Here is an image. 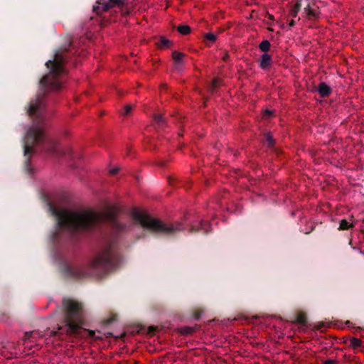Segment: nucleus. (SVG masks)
<instances>
[{
  "instance_id": "f257e3e1",
  "label": "nucleus",
  "mask_w": 364,
  "mask_h": 364,
  "mask_svg": "<svg viewBox=\"0 0 364 364\" xmlns=\"http://www.w3.org/2000/svg\"><path fill=\"white\" fill-rule=\"evenodd\" d=\"M74 49L73 43L70 42L68 46L58 49L53 59L46 63L49 73L40 80L41 91L30 101L26 107V113L33 120V124L27 130L23 139L25 168L28 173H31L29 163L33 151V146L36 144L39 145L42 151L56 156L71 154L70 149H59L56 141L45 134L43 122L46 106V92L49 90L58 91L62 87L63 77L67 74L66 63L77 53L76 50H73Z\"/></svg>"
},
{
  "instance_id": "f03ea898",
  "label": "nucleus",
  "mask_w": 364,
  "mask_h": 364,
  "mask_svg": "<svg viewBox=\"0 0 364 364\" xmlns=\"http://www.w3.org/2000/svg\"><path fill=\"white\" fill-rule=\"evenodd\" d=\"M44 201L48 212L55 217L56 228H96L109 224L114 228H124L119 223L115 208L105 212H96L90 209L60 208L55 205L47 196Z\"/></svg>"
},
{
  "instance_id": "7ed1b4c3",
  "label": "nucleus",
  "mask_w": 364,
  "mask_h": 364,
  "mask_svg": "<svg viewBox=\"0 0 364 364\" xmlns=\"http://www.w3.org/2000/svg\"><path fill=\"white\" fill-rule=\"evenodd\" d=\"M133 220L140 225L141 228H178L179 224H165L162 221L151 218L146 213L142 212L138 209H134L132 213Z\"/></svg>"
},
{
  "instance_id": "20e7f679",
  "label": "nucleus",
  "mask_w": 364,
  "mask_h": 364,
  "mask_svg": "<svg viewBox=\"0 0 364 364\" xmlns=\"http://www.w3.org/2000/svg\"><path fill=\"white\" fill-rule=\"evenodd\" d=\"M119 262V259L112 255V245L109 243L91 261L90 265L93 268L99 266H109L114 268Z\"/></svg>"
},
{
  "instance_id": "39448f33",
  "label": "nucleus",
  "mask_w": 364,
  "mask_h": 364,
  "mask_svg": "<svg viewBox=\"0 0 364 364\" xmlns=\"http://www.w3.org/2000/svg\"><path fill=\"white\" fill-rule=\"evenodd\" d=\"M124 1L125 0H97L92 9L97 15H100L115 6L123 5Z\"/></svg>"
},
{
  "instance_id": "423d86ee",
  "label": "nucleus",
  "mask_w": 364,
  "mask_h": 364,
  "mask_svg": "<svg viewBox=\"0 0 364 364\" xmlns=\"http://www.w3.org/2000/svg\"><path fill=\"white\" fill-rule=\"evenodd\" d=\"M82 323V321L81 320L77 321L75 320L74 318H65V325L68 327L66 334L78 337L82 331V329H84V328L81 326Z\"/></svg>"
},
{
  "instance_id": "0eeeda50",
  "label": "nucleus",
  "mask_w": 364,
  "mask_h": 364,
  "mask_svg": "<svg viewBox=\"0 0 364 364\" xmlns=\"http://www.w3.org/2000/svg\"><path fill=\"white\" fill-rule=\"evenodd\" d=\"M82 309V305L80 302L69 299L66 306V318H74Z\"/></svg>"
},
{
  "instance_id": "6e6552de",
  "label": "nucleus",
  "mask_w": 364,
  "mask_h": 364,
  "mask_svg": "<svg viewBox=\"0 0 364 364\" xmlns=\"http://www.w3.org/2000/svg\"><path fill=\"white\" fill-rule=\"evenodd\" d=\"M184 57L185 54L183 53H179L176 50L172 53V58L174 61V69L178 72L182 70Z\"/></svg>"
},
{
  "instance_id": "1a4fd4ad",
  "label": "nucleus",
  "mask_w": 364,
  "mask_h": 364,
  "mask_svg": "<svg viewBox=\"0 0 364 364\" xmlns=\"http://www.w3.org/2000/svg\"><path fill=\"white\" fill-rule=\"evenodd\" d=\"M200 326L196 324L194 326H183L181 328H176V331L181 335L186 336L196 332L200 329Z\"/></svg>"
},
{
  "instance_id": "9d476101",
  "label": "nucleus",
  "mask_w": 364,
  "mask_h": 364,
  "mask_svg": "<svg viewBox=\"0 0 364 364\" xmlns=\"http://www.w3.org/2000/svg\"><path fill=\"white\" fill-rule=\"evenodd\" d=\"M272 64V59L268 53H264L261 56L259 66L263 70L268 69Z\"/></svg>"
},
{
  "instance_id": "9b49d317",
  "label": "nucleus",
  "mask_w": 364,
  "mask_h": 364,
  "mask_svg": "<svg viewBox=\"0 0 364 364\" xmlns=\"http://www.w3.org/2000/svg\"><path fill=\"white\" fill-rule=\"evenodd\" d=\"M318 92L321 97H326L331 95L332 90L326 82H322L318 85Z\"/></svg>"
},
{
  "instance_id": "f8f14e48",
  "label": "nucleus",
  "mask_w": 364,
  "mask_h": 364,
  "mask_svg": "<svg viewBox=\"0 0 364 364\" xmlns=\"http://www.w3.org/2000/svg\"><path fill=\"white\" fill-rule=\"evenodd\" d=\"M154 119L158 128L164 129L166 126V121L161 114H155Z\"/></svg>"
},
{
  "instance_id": "ddd939ff",
  "label": "nucleus",
  "mask_w": 364,
  "mask_h": 364,
  "mask_svg": "<svg viewBox=\"0 0 364 364\" xmlns=\"http://www.w3.org/2000/svg\"><path fill=\"white\" fill-rule=\"evenodd\" d=\"M263 143L267 145L269 149H272L274 146V139H273L270 133H265L263 137Z\"/></svg>"
},
{
  "instance_id": "4468645a",
  "label": "nucleus",
  "mask_w": 364,
  "mask_h": 364,
  "mask_svg": "<svg viewBox=\"0 0 364 364\" xmlns=\"http://www.w3.org/2000/svg\"><path fill=\"white\" fill-rule=\"evenodd\" d=\"M301 1L296 0V4L291 6L290 15L294 18L296 17L298 15V13L301 10Z\"/></svg>"
},
{
  "instance_id": "2eb2a0df",
  "label": "nucleus",
  "mask_w": 364,
  "mask_h": 364,
  "mask_svg": "<svg viewBox=\"0 0 364 364\" xmlns=\"http://www.w3.org/2000/svg\"><path fill=\"white\" fill-rule=\"evenodd\" d=\"M304 11L306 13V17L309 19H315L318 17L316 11L311 9L309 4L304 9Z\"/></svg>"
},
{
  "instance_id": "dca6fc26",
  "label": "nucleus",
  "mask_w": 364,
  "mask_h": 364,
  "mask_svg": "<svg viewBox=\"0 0 364 364\" xmlns=\"http://www.w3.org/2000/svg\"><path fill=\"white\" fill-rule=\"evenodd\" d=\"M296 323L301 325L302 326H305L306 325V314L304 311H299L297 314L295 321Z\"/></svg>"
},
{
  "instance_id": "f3484780",
  "label": "nucleus",
  "mask_w": 364,
  "mask_h": 364,
  "mask_svg": "<svg viewBox=\"0 0 364 364\" xmlns=\"http://www.w3.org/2000/svg\"><path fill=\"white\" fill-rule=\"evenodd\" d=\"M363 344V341L360 338L356 337H351L350 338V346L354 350L360 348Z\"/></svg>"
},
{
  "instance_id": "a211bd4d",
  "label": "nucleus",
  "mask_w": 364,
  "mask_h": 364,
  "mask_svg": "<svg viewBox=\"0 0 364 364\" xmlns=\"http://www.w3.org/2000/svg\"><path fill=\"white\" fill-rule=\"evenodd\" d=\"M65 229H55V231L53 232V237L57 236L61 231L65 230ZM67 230L70 231V232L73 235L76 232H82V231H87V230H92V229H66Z\"/></svg>"
},
{
  "instance_id": "6ab92c4d",
  "label": "nucleus",
  "mask_w": 364,
  "mask_h": 364,
  "mask_svg": "<svg viewBox=\"0 0 364 364\" xmlns=\"http://www.w3.org/2000/svg\"><path fill=\"white\" fill-rule=\"evenodd\" d=\"M271 44L268 40L262 41L259 45V48L262 51L267 53V52L269 50Z\"/></svg>"
},
{
  "instance_id": "aec40b11",
  "label": "nucleus",
  "mask_w": 364,
  "mask_h": 364,
  "mask_svg": "<svg viewBox=\"0 0 364 364\" xmlns=\"http://www.w3.org/2000/svg\"><path fill=\"white\" fill-rule=\"evenodd\" d=\"M178 31L182 35H188L191 33V28L188 25H181L178 27Z\"/></svg>"
},
{
  "instance_id": "412c9836",
  "label": "nucleus",
  "mask_w": 364,
  "mask_h": 364,
  "mask_svg": "<svg viewBox=\"0 0 364 364\" xmlns=\"http://www.w3.org/2000/svg\"><path fill=\"white\" fill-rule=\"evenodd\" d=\"M219 84H220V80L218 78H214L212 80V82L209 86V90L210 91L211 93H214L216 88L219 86Z\"/></svg>"
},
{
  "instance_id": "4be33fe9",
  "label": "nucleus",
  "mask_w": 364,
  "mask_h": 364,
  "mask_svg": "<svg viewBox=\"0 0 364 364\" xmlns=\"http://www.w3.org/2000/svg\"><path fill=\"white\" fill-rule=\"evenodd\" d=\"M171 44V41H169L168 39H167L164 37H161L160 41L159 42V47L160 48H165V47H169Z\"/></svg>"
},
{
  "instance_id": "5701e85b",
  "label": "nucleus",
  "mask_w": 364,
  "mask_h": 364,
  "mask_svg": "<svg viewBox=\"0 0 364 364\" xmlns=\"http://www.w3.org/2000/svg\"><path fill=\"white\" fill-rule=\"evenodd\" d=\"M33 332H34L33 331H26L24 333V336L21 339L23 343L31 338Z\"/></svg>"
},
{
  "instance_id": "b1692460",
  "label": "nucleus",
  "mask_w": 364,
  "mask_h": 364,
  "mask_svg": "<svg viewBox=\"0 0 364 364\" xmlns=\"http://www.w3.org/2000/svg\"><path fill=\"white\" fill-rule=\"evenodd\" d=\"M132 109H133V107L132 105H127L126 106H124V111L122 113V114L124 116H127L132 112Z\"/></svg>"
},
{
  "instance_id": "393cba45",
  "label": "nucleus",
  "mask_w": 364,
  "mask_h": 364,
  "mask_svg": "<svg viewBox=\"0 0 364 364\" xmlns=\"http://www.w3.org/2000/svg\"><path fill=\"white\" fill-rule=\"evenodd\" d=\"M116 318H117V316L115 314H112L109 318H107V319H105L102 321V324L108 325L111 322L114 321L116 319Z\"/></svg>"
},
{
  "instance_id": "a878e982",
  "label": "nucleus",
  "mask_w": 364,
  "mask_h": 364,
  "mask_svg": "<svg viewBox=\"0 0 364 364\" xmlns=\"http://www.w3.org/2000/svg\"><path fill=\"white\" fill-rule=\"evenodd\" d=\"M214 225H218V223L215 222V220L209 222L208 224L206 221H203V223H201V228H205L206 226H208V228H212Z\"/></svg>"
},
{
  "instance_id": "bb28decb",
  "label": "nucleus",
  "mask_w": 364,
  "mask_h": 364,
  "mask_svg": "<svg viewBox=\"0 0 364 364\" xmlns=\"http://www.w3.org/2000/svg\"><path fill=\"white\" fill-rule=\"evenodd\" d=\"M157 329H158V326H150L148 327L147 334L154 336L155 334V332L157 331Z\"/></svg>"
},
{
  "instance_id": "cd10ccee",
  "label": "nucleus",
  "mask_w": 364,
  "mask_h": 364,
  "mask_svg": "<svg viewBox=\"0 0 364 364\" xmlns=\"http://www.w3.org/2000/svg\"><path fill=\"white\" fill-rule=\"evenodd\" d=\"M216 38H217L216 36L213 33H208L205 34V39H207L211 42H215Z\"/></svg>"
},
{
  "instance_id": "c85d7f7f",
  "label": "nucleus",
  "mask_w": 364,
  "mask_h": 364,
  "mask_svg": "<svg viewBox=\"0 0 364 364\" xmlns=\"http://www.w3.org/2000/svg\"><path fill=\"white\" fill-rule=\"evenodd\" d=\"M338 228H353V225H348V223L346 220L343 219L340 222V225Z\"/></svg>"
},
{
  "instance_id": "c756f323",
  "label": "nucleus",
  "mask_w": 364,
  "mask_h": 364,
  "mask_svg": "<svg viewBox=\"0 0 364 364\" xmlns=\"http://www.w3.org/2000/svg\"><path fill=\"white\" fill-rule=\"evenodd\" d=\"M62 333H60V331H51L50 333V335L49 336L50 337H55V336H58L59 337V340L60 341H62L63 339L60 338V336H62Z\"/></svg>"
},
{
  "instance_id": "7c9ffc66",
  "label": "nucleus",
  "mask_w": 364,
  "mask_h": 364,
  "mask_svg": "<svg viewBox=\"0 0 364 364\" xmlns=\"http://www.w3.org/2000/svg\"><path fill=\"white\" fill-rule=\"evenodd\" d=\"M82 331L87 332V335L85 337L92 338L95 335V331L94 330L84 328L82 329Z\"/></svg>"
},
{
  "instance_id": "2f4dec72",
  "label": "nucleus",
  "mask_w": 364,
  "mask_h": 364,
  "mask_svg": "<svg viewBox=\"0 0 364 364\" xmlns=\"http://www.w3.org/2000/svg\"><path fill=\"white\" fill-rule=\"evenodd\" d=\"M203 311L198 309L193 312V317L195 319L198 320L200 318Z\"/></svg>"
},
{
  "instance_id": "473e14b6",
  "label": "nucleus",
  "mask_w": 364,
  "mask_h": 364,
  "mask_svg": "<svg viewBox=\"0 0 364 364\" xmlns=\"http://www.w3.org/2000/svg\"><path fill=\"white\" fill-rule=\"evenodd\" d=\"M150 230L153 232H172L175 230L176 229H149Z\"/></svg>"
},
{
  "instance_id": "72a5a7b5",
  "label": "nucleus",
  "mask_w": 364,
  "mask_h": 364,
  "mask_svg": "<svg viewBox=\"0 0 364 364\" xmlns=\"http://www.w3.org/2000/svg\"><path fill=\"white\" fill-rule=\"evenodd\" d=\"M336 363H337V360L328 359V360L323 361L322 364H336Z\"/></svg>"
},
{
  "instance_id": "f704fd0d",
  "label": "nucleus",
  "mask_w": 364,
  "mask_h": 364,
  "mask_svg": "<svg viewBox=\"0 0 364 364\" xmlns=\"http://www.w3.org/2000/svg\"><path fill=\"white\" fill-rule=\"evenodd\" d=\"M127 336V333L124 331L120 334L119 336H114L115 340H117L118 338L123 339Z\"/></svg>"
},
{
  "instance_id": "c9c22d12",
  "label": "nucleus",
  "mask_w": 364,
  "mask_h": 364,
  "mask_svg": "<svg viewBox=\"0 0 364 364\" xmlns=\"http://www.w3.org/2000/svg\"><path fill=\"white\" fill-rule=\"evenodd\" d=\"M119 171V168H114L111 170H109V173L112 175H115Z\"/></svg>"
},
{
  "instance_id": "e433bc0d",
  "label": "nucleus",
  "mask_w": 364,
  "mask_h": 364,
  "mask_svg": "<svg viewBox=\"0 0 364 364\" xmlns=\"http://www.w3.org/2000/svg\"><path fill=\"white\" fill-rule=\"evenodd\" d=\"M323 326H324V323L323 322H320L318 323V325L316 326V329L317 330L321 329Z\"/></svg>"
},
{
  "instance_id": "4c0bfd02",
  "label": "nucleus",
  "mask_w": 364,
  "mask_h": 364,
  "mask_svg": "<svg viewBox=\"0 0 364 364\" xmlns=\"http://www.w3.org/2000/svg\"><path fill=\"white\" fill-rule=\"evenodd\" d=\"M295 24H296V21L294 20H291L289 23V28H291V27L294 26Z\"/></svg>"
},
{
  "instance_id": "58836bf2",
  "label": "nucleus",
  "mask_w": 364,
  "mask_h": 364,
  "mask_svg": "<svg viewBox=\"0 0 364 364\" xmlns=\"http://www.w3.org/2000/svg\"><path fill=\"white\" fill-rule=\"evenodd\" d=\"M228 58H229V55H228L227 53H225L224 54V55L223 56V58H223V60L224 61H226V60H228Z\"/></svg>"
},
{
  "instance_id": "ea45409f",
  "label": "nucleus",
  "mask_w": 364,
  "mask_h": 364,
  "mask_svg": "<svg viewBox=\"0 0 364 364\" xmlns=\"http://www.w3.org/2000/svg\"><path fill=\"white\" fill-rule=\"evenodd\" d=\"M265 113L269 116H271L272 114V112L269 109L266 110Z\"/></svg>"
},
{
  "instance_id": "a19ab883",
  "label": "nucleus",
  "mask_w": 364,
  "mask_h": 364,
  "mask_svg": "<svg viewBox=\"0 0 364 364\" xmlns=\"http://www.w3.org/2000/svg\"><path fill=\"white\" fill-rule=\"evenodd\" d=\"M107 338H109V337H114L112 333H108V335L106 336Z\"/></svg>"
},
{
  "instance_id": "79ce46f5",
  "label": "nucleus",
  "mask_w": 364,
  "mask_h": 364,
  "mask_svg": "<svg viewBox=\"0 0 364 364\" xmlns=\"http://www.w3.org/2000/svg\"><path fill=\"white\" fill-rule=\"evenodd\" d=\"M61 329H62V326H58L57 328V331H60V330H61Z\"/></svg>"
},
{
  "instance_id": "37998d69",
  "label": "nucleus",
  "mask_w": 364,
  "mask_h": 364,
  "mask_svg": "<svg viewBox=\"0 0 364 364\" xmlns=\"http://www.w3.org/2000/svg\"><path fill=\"white\" fill-rule=\"evenodd\" d=\"M269 18L272 19V20L274 19L273 16L272 15H269Z\"/></svg>"
},
{
  "instance_id": "c03bdc74",
  "label": "nucleus",
  "mask_w": 364,
  "mask_h": 364,
  "mask_svg": "<svg viewBox=\"0 0 364 364\" xmlns=\"http://www.w3.org/2000/svg\"><path fill=\"white\" fill-rule=\"evenodd\" d=\"M138 363H139V361L135 360L134 364H138Z\"/></svg>"
},
{
  "instance_id": "a18cd8bd",
  "label": "nucleus",
  "mask_w": 364,
  "mask_h": 364,
  "mask_svg": "<svg viewBox=\"0 0 364 364\" xmlns=\"http://www.w3.org/2000/svg\"><path fill=\"white\" fill-rule=\"evenodd\" d=\"M360 231L364 234V230H360Z\"/></svg>"
}]
</instances>
